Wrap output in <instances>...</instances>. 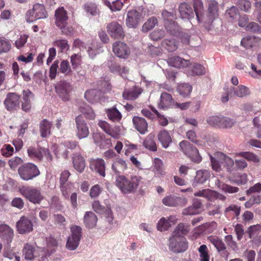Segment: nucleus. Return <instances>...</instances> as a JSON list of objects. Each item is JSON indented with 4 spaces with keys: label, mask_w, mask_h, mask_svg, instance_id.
<instances>
[{
    "label": "nucleus",
    "mask_w": 261,
    "mask_h": 261,
    "mask_svg": "<svg viewBox=\"0 0 261 261\" xmlns=\"http://www.w3.org/2000/svg\"><path fill=\"white\" fill-rule=\"evenodd\" d=\"M115 178L116 186L123 194L136 191L142 179L141 177L137 176H132L128 178L123 175H118Z\"/></svg>",
    "instance_id": "obj_1"
},
{
    "label": "nucleus",
    "mask_w": 261,
    "mask_h": 261,
    "mask_svg": "<svg viewBox=\"0 0 261 261\" xmlns=\"http://www.w3.org/2000/svg\"><path fill=\"white\" fill-rule=\"evenodd\" d=\"M206 12H204L200 22L211 23L219 16V4L215 0H208L206 2Z\"/></svg>",
    "instance_id": "obj_2"
},
{
    "label": "nucleus",
    "mask_w": 261,
    "mask_h": 261,
    "mask_svg": "<svg viewBox=\"0 0 261 261\" xmlns=\"http://www.w3.org/2000/svg\"><path fill=\"white\" fill-rule=\"evenodd\" d=\"M71 234L68 237L66 247L67 249L73 251L75 250L80 244L82 237V229L77 225L70 227Z\"/></svg>",
    "instance_id": "obj_3"
},
{
    "label": "nucleus",
    "mask_w": 261,
    "mask_h": 261,
    "mask_svg": "<svg viewBox=\"0 0 261 261\" xmlns=\"http://www.w3.org/2000/svg\"><path fill=\"white\" fill-rule=\"evenodd\" d=\"M18 173L21 178L24 180L32 179L40 174V171L35 164L27 163L23 164L18 169Z\"/></svg>",
    "instance_id": "obj_4"
},
{
    "label": "nucleus",
    "mask_w": 261,
    "mask_h": 261,
    "mask_svg": "<svg viewBox=\"0 0 261 261\" xmlns=\"http://www.w3.org/2000/svg\"><path fill=\"white\" fill-rule=\"evenodd\" d=\"M47 14L42 4L36 3L33 5V8L29 10L26 14V19L28 22L44 19L47 17Z\"/></svg>",
    "instance_id": "obj_5"
},
{
    "label": "nucleus",
    "mask_w": 261,
    "mask_h": 261,
    "mask_svg": "<svg viewBox=\"0 0 261 261\" xmlns=\"http://www.w3.org/2000/svg\"><path fill=\"white\" fill-rule=\"evenodd\" d=\"M180 150L191 160L195 163H199L201 161L198 149L191 144L188 141L183 140L179 143Z\"/></svg>",
    "instance_id": "obj_6"
},
{
    "label": "nucleus",
    "mask_w": 261,
    "mask_h": 261,
    "mask_svg": "<svg viewBox=\"0 0 261 261\" xmlns=\"http://www.w3.org/2000/svg\"><path fill=\"white\" fill-rule=\"evenodd\" d=\"M20 192L26 199L34 204L40 203L43 198L40 191L35 188L23 186L20 188Z\"/></svg>",
    "instance_id": "obj_7"
},
{
    "label": "nucleus",
    "mask_w": 261,
    "mask_h": 261,
    "mask_svg": "<svg viewBox=\"0 0 261 261\" xmlns=\"http://www.w3.org/2000/svg\"><path fill=\"white\" fill-rule=\"evenodd\" d=\"M169 243V249L174 253L185 252L188 248V242L184 237H170Z\"/></svg>",
    "instance_id": "obj_8"
},
{
    "label": "nucleus",
    "mask_w": 261,
    "mask_h": 261,
    "mask_svg": "<svg viewBox=\"0 0 261 261\" xmlns=\"http://www.w3.org/2000/svg\"><path fill=\"white\" fill-rule=\"evenodd\" d=\"M28 154L29 157L35 160L41 161L43 156L46 158L48 161L52 160V156L48 149L39 146H30L27 149Z\"/></svg>",
    "instance_id": "obj_9"
},
{
    "label": "nucleus",
    "mask_w": 261,
    "mask_h": 261,
    "mask_svg": "<svg viewBox=\"0 0 261 261\" xmlns=\"http://www.w3.org/2000/svg\"><path fill=\"white\" fill-rule=\"evenodd\" d=\"M44 250L39 249L36 250L35 248L28 243L25 244L23 249V255L27 260H32L35 257L41 256L42 260L45 257Z\"/></svg>",
    "instance_id": "obj_10"
},
{
    "label": "nucleus",
    "mask_w": 261,
    "mask_h": 261,
    "mask_svg": "<svg viewBox=\"0 0 261 261\" xmlns=\"http://www.w3.org/2000/svg\"><path fill=\"white\" fill-rule=\"evenodd\" d=\"M72 90L71 85L65 81H61L56 86V91L63 101L69 100L70 93Z\"/></svg>",
    "instance_id": "obj_11"
},
{
    "label": "nucleus",
    "mask_w": 261,
    "mask_h": 261,
    "mask_svg": "<svg viewBox=\"0 0 261 261\" xmlns=\"http://www.w3.org/2000/svg\"><path fill=\"white\" fill-rule=\"evenodd\" d=\"M77 129L76 136L82 139L87 137L89 134V128L83 116H77L75 119Z\"/></svg>",
    "instance_id": "obj_12"
},
{
    "label": "nucleus",
    "mask_w": 261,
    "mask_h": 261,
    "mask_svg": "<svg viewBox=\"0 0 261 261\" xmlns=\"http://www.w3.org/2000/svg\"><path fill=\"white\" fill-rule=\"evenodd\" d=\"M17 230L20 234L28 233L33 230L32 221L27 217L23 216L16 223Z\"/></svg>",
    "instance_id": "obj_13"
},
{
    "label": "nucleus",
    "mask_w": 261,
    "mask_h": 261,
    "mask_svg": "<svg viewBox=\"0 0 261 261\" xmlns=\"http://www.w3.org/2000/svg\"><path fill=\"white\" fill-rule=\"evenodd\" d=\"M163 203L167 206H184L187 203V200L184 197H177L169 195L162 199Z\"/></svg>",
    "instance_id": "obj_14"
},
{
    "label": "nucleus",
    "mask_w": 261,
    "mask_h": 261,
    "mask_svg": "<svg viewBox=\"0 0 261 261\" xmlns=\"http://www.w3.org/2000/svg\"><path fill=\"white\" fill-rule=\"evenodd\" d=\"M20 96L15 93H9L4 101V105L8 110H16L19 107Z\"/></svg>",
    "instance_id": "obj_15"
},
{
    "label": "nucleus",
    "mask_w": 261,
    "mask_h": 261,
    "mask_svg": "<svg viewBox=\"0 0 261 261\" xmlns=\"http://www.w3.org/2000/svg\"><path fill=\"white\" fill-rule=\"evenodd\" d=\"M108 32L114 39L122 38L124 33L122 26L117 22H112L107 25Z\"/></svg>",
    "instance_id": "obj_16"
},
{
    "label": "nucleus",
    "mask_w": 261,
    "mask_h": 261,
    "mask_svg": "<svg viewBox=\"0 0 261 261\" xmlns=\"http://www.w3.org/2000/svg\"><path fill=\"white\" fill-rule=\"evenodd\" d=\"M113 51L119 58H125L129 54V48L123 42H116L113 45Z\"/></svg>",
    "instance_id": "obj_17"
},
{
    "label": "nucleus",
    "mask_w": 261,
    "mask_h": 261,
    "mask_svg": "<svg viewBox=\"0 0 261 261\" xmlns=\"http://www.w3.org/2000/svg\"><path fill=\"white\" fill-rule=\"evenodd\" d=\"M141 14L136 10H132L127 12L126 24L129 28H136L140 21Z\"/></svg>",
    "instance_id": "obj_18"
},
{
    "label": "nucleus",
    "mask_w": 261,
    "mask_h": 261,
    "mask_svg": "<svg viewBox=\"0 0 261 261\" xmlns=\"http://www.w3.org/2000/svg\"><path fill=\"white\" fill-rule=\"evenodd\" d=\"M90 168L92 170L98 173L100 176L105 177V162L102 159H92L90 161Z\"/></svg>",
    "instance_id": "obj_19"
},
{
    "label": "nucleus",
    "mask_w": 261,
    "mask_h": 261,
    "mask_svg": "<svg viewBox=\"0 0 261 261\" xmlns=\"http://www.w3.org/2000/svg\"><path fill=\"white\" fill-rule=\"evenodd\" d=\"M228 94H230L231 96L243 98L249 95L250 92L247 87L240 85L237 87H230L228 88Z\"/></svg>",
    "instance_id": "obj_20"
},
{
    "label": "nucleus",
    "mask_w": 261,
    "mask_h": 261,
    "mask_svg": "<svg viewBox=\"0 0 261 261\" xmlns=\"http://www.w3.org/2000/svg\"><path fill=\"white\" fill-rule=\"evenodd\" d=\"M134 126L141 134L144 135L148 132V123L141 117L134 116L133 118Z\"/></svg>",
    "instance_id": "obj_21"
},
{
    "label": "nucleus",
    "mask_w": 261,
    "mask_h": 261,
    "mask_svg": "<svg viewBox=\"0 0 261 261\" xmlns=\"http://www.w3.org/2000/svg\"><path fill=\"white\" fill-rule=\"evenodd\" d=\"M167 62L169 65L175 68L187 67L190 64V60L184 59L178 56L169 58Z\"/></svg>",
    "instance_id": "obj_22"
},
{
    "label": "nucleus",
    "mask_w": 261,
    "mask_h": 261,
    "mask_svg": "<svg viewBox=\"0 0 261 261\" xmlns=\"http://www.w3.org/2000/svg\"><path fill=\"white\" fill-rule=\"evenodd\" d=\"M14 237L13 230L6 224L0 225V237L5 240L8 245L12 242Z\"/></svg>",
    "instance_id": "obj_23"
},
{
    "label": "nucleus",
    "mask_w": 261,
    "mask_h": 261,
    "mask_svg": "<svg viewBox=\"0 0 261 261\" xmlns=\"http://www.w3.org/2000/svg\"><path fill=\"white\" fill-rule=\"evenodd\" d=\"M92 207L95 212L98 214L103 213L107 215V221L111 223L113 220V217L111 210L109 208H106L104 206L100 204L98 201H94L92 203Z\"/></svg>",
    "instance_id": "obj_24"
},
{
    "label": "nucleus",
    "mask_w": 261,
    "mask_h": 261,
    "mask_svg": "<svg viewBox=\"0 0 261 261\" xmlns=\"http://www.w3.org/2000/svg\"><path fill=\"white\" fill-rule=\"evenodd\" d=\"M180 16L183 19H191L194 17V12L192 8L187 3H182L178 7Z\"/></svg>",
    "instance_id": "obj_25"
},
{
    "label": "nucleus",
    "mask_w": 261,
    "mask_h": 261,
    "mask_svg": "<svg viewBox=\"0 0 261 261\" xmlns=\"http://www.w3.org/2000/svg\"><path fill=\"white\" fill-rule=\"evenodd\" d=\"M22 101L21 103V109L23 111L28 112L31 109V99L34 97V94L29 89L23 90Z\"/></svg>",
    "instance_id": "obj_26"
},
{
    "label": "nucleus",
    "mask_w": 261,
    "mask_h": 261,
    "mask_svg": "<svg viewBox=\"0 0 261 261\" xmlns=\"http://www.w3.org/2000/svg\"><path fill=\"white\" fill-rule=\"evenodd\" d=\"M56 24L57 27H63L66 24L68 18L67 11L63 7H60L55 12Z\"/></svg>",
    "instance_id": "obj_27"
},
{
    "label": "nucleus",
    "mask_w": 261,
    "mask_h": 261,
    "mask_svg": "<svg viewBox=\"0 0 261 261\" xmlns=\"http://www.w3.org/2000/svg\"><path fill=\"white\" fill-rule=\"evenodd\" d=\"M164 26L167 32L171 35L177 36L181 32L180 27L173 20L164 22Z\"/></svg>",
    "instance_id": "obj_28"
},
{
    "label": "nucleus",
    "mask_w": 261,
    "mask_h": 261,
    "mask_svg": "<svg viewBox=\"0 0 261 261\" xmlns=\"http://www.w3.org/2000/svg\"><path fill=\"white\" fill-rule=\"evenodd\" d=\"M158 139L162 146L165 148H168L169 144L172 142V139L169 132L165 129L160 131L158 135Z\"/></svg>",
    "instance_id": "obj_29"
},
{
    "label": "nucleus",
    "mask_w": 261,
    "mask_h": 261,
    "mask_svg": "<svg viewBox=\"0 0 261 261\" xmlns=\"http://www.w3.org/2000/svg\"><path fill=\"white\" fill-rule=\"evenodd\" d=\"M217 156L221 161L222 166L225 168L228 171H230L234 164L233 160L222 152H217Z\"/></svg>",
    "instance_id": "obj_30"
},
{
    "label": "nucleus",
    "mask_w": 261,
    "mask_h": 261,
    "mask_svg": "<svg viewBox=\"0 0 261 261\" xmlns=\"http://www.w3.org/2000/svg\"><path fill=\"white\" fill-rule=\"evenodd\" d=\"M127 168L126 162L121 158H117L112 165V169L117 174L122 173Z\"/></svg>",
    "instance_id": "obj_31"
},
{
    "label": "nucleus",
    "mask_w": 261,
    "mask_h": 261,
    "mask_svg": "<svg viewBox=\"0 0 261 261\" xmlns=\"http://www.w3.org/2000/svg\"><path fill=\"white\" fill-rule=\"evenodd\" d=\"M173 99L171 95L166 92L162 93L160 96V101L159 103V107L163 109H168L172 106Z\"/></svg>",
    "instance_id": "obj_32"
},
{
    "label": "nucleus",
    "mask_w": 261,
    "mask_h": 261,
    "mask_svg": "<svg viewBox=\"0 0 261 261\" xmlns=\"http://www.w3.org/2000/svg\"><path fill=\"white\" fill-rule=\"evenodd\" d=\"M97 221L96 216L92 212H87L84 217V222L88 228H93L96 226Z\"/></svg>",
    "instance_id": "obj_33"
},
{
    "label": "nucleus",
    "mask_w": 261,
    "mask_h": 261,
    "mask_svg": "<svg viewBox=\"0 0 261 261\" xmlns=\"http://www.w3.org/2000/svg\"><path fill=\"white\" fill-rule=\"evenodd\" d=\"M211 174L207 170H199L196 172L194 184H203L210 177Z\"/></svg>",
    "instance_id": "obj_34"
},
{
    "label": "nucleus",
    "mask_w": 261,
    "mask_h": 261,
    "mask_svg": "<svg viewBox=\"0 0 261 261\" xmlns=\"http://www.w3.org/2000/svg\"><path fill=\"white\" fill-rule=\"evenodd\" d=\"M108 65L111 72L118 73L123 77L125 76L126 73L128 71L126 67H123L122 68H121L116 62H113L112 61H109L108 62Z\"/></svg>",
    "instance_id": "obj_35"
},
{
    "label": "nucleus",
    "mask_w": 261,
    "mask_h": 261,
    "mask_svg": "<svg viewBox=\"0 0 261 261\" xmlns=\"http://www.w3.org/2000/svg\"><path fill=\"white\" fill-rule=\"evenodd\" d=\"M162 46L168 51L173 52L178 48V44L174 39H166L162 41Z\"/></svg>",
    "instance_id": "obj_36"
},
{
    "label": "nucleus",
    "mask_w": 261,
    "mask_h": 261,
    "mask_svg": "<svg viewBox=\"0 0 261 261\" xmlns=\"http://www.w3.org/2000/svg\"><path fill=\"white\" fill-rule=\"evenodd\" d=\"M72 161L74 168L80 172H83L85 167L83 158L79 153H74L72 157Z\"/></svg>",
    "instance_id": "obj_37"
},
{
    "label": "nucleus",
    "mask_w": 261,
    "mask_h": 261,
    "mask_svg": "<svg viewBox=\"0 0 261 261\" xmlns=\"http://www.w3.org/2000/svg\"><path fill=\"white\" fill-rule=\"evenodd\" d=\"M140 88H136L132 90H125L124 91L122 96L124 99L128 100H133L137 99L142 93Z\"/></svg>",
    "instance_id": "obj_38"
},
{
    "label": "nucleus",
    "mask_w": 261,
    "mask_h": 261,
    "mask_svg": "<svg viewBox=\"0 0 261 261\" xmlns=\"http://www.w3.org/2000/svg\"><path fill=\"white\" fill-rule=\"evenodd\" d=\"M100 91L96 89L88 90L85 93V98L91 103L98 101L100 99Z\"/></svg>",
    "instance_id": "obj_39"
},
{
    "label": "nucleus",
    "mask_w": 261,
    "mask_h": 261,
    "mask_svg": "<svg viewBox=\"0 0 261 261\" xmlns=\"http://www.w3.org/2000/svg\"><path fill=\"white\" fill-rule=\"evenodd\" d=\"M154 135L150 134L147 136L143 142V146L147 149L152 151H155L157 150L156 143L154 141Z\"/></svg>",
    "instance_id": "obj_40"
},
{
    "label": "nucleus",
    "mask_w": 261,
    "mask_h": 261,
    "mask_svg": "<svg viewBox=\"0 0 261 261\" xmlns=\"http://www.w3.org/2000/svg\"><path fill=\"white\" fill-rule=\"evenodd\" d=\"M51 126V123L46 119H44L40 122V131L41 137L45 138L50 134Z\"/></svg>",
    "instance_id": "obj_41"
},
{
    "label": "nucleus",
    "mask_w": 261,
    "mask_h": 261,
    "mask_svg": "<svg viewBox=\"0 0 261 261\" xmlns=\"http://www.w3.org/2000/svg\"><path fill=\"white\" fill-rule=\"evenodd\" d=\"M158 20L154 16H152L148 18L147 20L143 24L141 31L144 33H147L153 28L155 25H158Z\"/></svg>",
    "instance_id": "obj_42"
},
{
    "label": "nucleus",
    "mask_w": 261,
    "mask_h": 261,
    "mask_svg": "<svg viewBox=\"0 0 261 261\" xmlns=\"http://www.w3.org/2000/svg\"><path fill=\"white\" fill-rule=\"evenodd\" d=\"M216 185L222 191L225 193H234L239 191V188L236 187H232L221 182L220 180L216 181Z\"/></svg>",
    "instance_id": "obj_43"
},
{
    "label": "nucleus",
    "mask_w": 261,
    "mask_h": 261,
    "mask_svg": "<svg viewBox=\"0 0 261 261\" xmlns=\"http://www.w3.org/2000/svg\"><path fill=\"white\" fill-rule=\"evenodd\" d=\"M106 114L109 118L113 122H118L122 118L121 114L115 107L107 110Z\"/></svg>",
    "instance_id": "obj_44"
},
{
    "label": "nucleus",
    "mask_w": 261,
    "mask_h": 261,
    "mask_svg": "<svg viewBox=\"0 0 261 261\" xmlns=\"http://www.w3.org/2000/svg\"><path fill=\"white\" fill-rule=\"evenodd\" d=\"M194 14H196L197 20L200 22L203 13V6L201 0H193Z\"/></svg>",
    "instance_id": "obj_45"
},
{
    "label": "nucleus",
    "mask_w": 261,
    "mask_h": 261,
    "mask_svg": "<svg viewBox=\"0 0 261 261\" xmlns=\"http://www.w3.org/2000/svg\"><path fill=\"white\" fill-rule=\"evenodd\" d=\"M189 231V227L183 223H179L175 229L172 233V237H183L182 236L188 233Z\"/></svg>",
    "instance_id": "obj_46"
},
{
    "label": "nucleus",
    "mask_w": 261,
    "mask_h": 261,
    "mask_svg": "<svg viewBox=\"0 0 261 261\" xmlns=\"http://www.w3.org/2000/svg\"><path fill=\"white\" fill-rule=\"evenodd\" d=\"M208 240L217 248L218 252H220L221 251H224L226 249V246L224 243L217 237L211 236L209 237Z\"/></svg>",
    "instance_id": "obj_47"
},
{
    "label": "nucleus",
    "mask_w": 261,
    "mask_h": 261,
    "mask_svg": "<svg viewBox=\"0 0 261 261\" xmlns=\"http://www.w3.org/2000/svg\"><path fill=\"white\" fill-rule=\"evenodd\" d=\"M192 90V86L187 83L181 84L177 87V91L178 93L184 97H186L190 95Z\"/></svg>",
    "instance_id": "obj_48"
},
{
    "label": "nucleus",
    "mask_w": 261,
    "mask_h": 261,
    "mask_svg": "<svg viewBox=\"0 0 261 261\" xmlns=\"http://www.w3.org/2000/svg\"><path fill=\"white\" fill-rule=\"evenodd\" d=\"M58 246L57 241L53 238H49L47 240V253L44 255L46 257L47 256H50L56 251L55 248Z\"/></svg>",
    "instance_id": "obj_49"
},
{
    "label": "nucleus",
    "mask_w": 261,
    "mask_h": 261,
    "mask_svg": "<svg viewBox=\"0 0 261 261\" xmlns=\"http://www.w3.org/2000/svg\"><path fill=\"white\" fill-rule=\"evenodd\" d=\"M210 156L212 169L217 172L221 171L222 164L220 160L218 158L217 152L215 153L214 156L210 155Z\"/></svg>",
    "instance_id": "obj_50"
},
{
    "label": "nucleus",
    "mask_w": 261,
    "mask_h": 261,
    "mask_svg": "<svg viewBox=\"0 0 261 261\" xmlns=\"http://www.w3.org/2000/svg\"><path fill=\"white\" fill-rule=\"evenodd\" d=\"M237 155L242 156L248 161L254 163H258L260 161L257 155L251 152H240L237 153Z\"/></svg>",
    "instance_id": "obj_51"
},
{
    "label": "nucleus",
    "mask_w": 261,
    "mask_h": 261,
    "mask_svg": "<svg viewBox=\"0 0 261 261\" xmlns=\"http://www.w3.org/2000/svg\"><path fill=\"white\" fill-rule=\"evenodd\" d=\"M166 32L163 29H156L152 31L149 35V38L153 41H159L165 36Z\"/></svg>",
    "instance_id": "obj_52"
},
{
    "label": "nucleus",
    "mask_w": 261,
    "mask_h": 261,
    "mask_svg": "<svg viewBox=\"0 0 261 261\" xmlns=\"http://www.w3.org/2000/svg\"><path fill=\"white\" fill-rule=\"evenodd\" d=\"M84 8L87 13H89L92 16H96L98 14L97 6L94 3H87L84 5Z\"/></svg>",
    "instance_id": "obj_53"
},
{
    "label": "nucleus",
    "mask_w": 261,
    "mask_h": 261,
    "mask_svg": "<svg viewBox=\"0 0 261 261\" xmlns=\"http://www.w3.org/2000/svg\"><path fill=\"white\" fill-rule=\"evenodd\" d=\"M171 224L167 219L164 217L162 218L157 224V229L160 231L167 230L171 226Z\"/></svg>",
    "instance_id": "obj_54"
},
{
    "label": "nucleus",
    "mask_w": 261,
    "mask_h": 261,
    "mask_svg": "<svg viewBox=\"0 0 261 261\" xmlns=\"http://www.w3.org/2000/svg\"><path fill=\"white\" fill-rule=\"evenodd\" d=\"M241 43L245 48L252 47L255 44V38L251 36L245 37L242 39Z\"/></svg>",
    "instance_id": "obj_55"
},
{
    "label": "nucleus",
    "mask_w": 261,
    "mask_h": 261,
    "mask_svg": "<svg viewBox=\"0 0 261 261\" xmlns=\"http://www.w3.org/2000/svg\"><path fill=\"white\" fill-rule=\"evenodd\" d=\"M225 14L227 17L230 19V20L237 19L240 15L239 10L235 6H232L229 9H228L226 11Z\"/></svg>",
    "instance_id": "obj_56"
},
{
    "label": "nucleus",
    "mask_w": 261,
    "mask_h": 261,
    "mask_svg": "<svg viewBox=\"0 0 261 261\" xmlns=\"http://www.w3.org/2000/svg\"><path fill=\"white\" fill-rule=\"evenodd\" d=\"M200 253V261H210V256L207 252V248L205 245H202L198 249Z\"/></svg>",
    "instance_id": "obj_57"
},
{
    "label": "nucleus",
    "mask_w": 261,
    "mask_h": 261,
    "mask_svg": "<svg viewBox=\"0 0 261 261\" xmlns=\"http://www.w3.org/2000/svg\"><path fill=\"white\" fill-rule=\"evenodd\" d=\"M53 44L54 46L59 47L62 52H64L68 50L69 48L67 41L64 39L56 40L54 42Z\"/></svg>",
    "instance_id": "obj_58"
},
{
    "label": "nucleus",
    "mask_w": 261,
    "mask_h": 261,
    "mask_svg": "<svg viewBox=\"0 0 261 261\" xmlns=\"http://www.w3.org/2000/svg\"><path fill=\"white\" fill-rule=\"evenodd\" d=\"M235 121L231 118L222 116L220 127L224 128H231L234 124Z\"/></svg>",
    "instance_id": "obj_59"
},
{
    "label": "nucleus",
    "mask_w": 261,
    "mask_h": 261,
    "mask_svg": "<svg viewBox=\"0 0 261 261\" xmlns=\"http://www.w3.org/2000/svg\"><path fill=\"white\" fill-rule=\"evenodd\" d=\"M261 230V226L259 224L253 225L249 226L246 231L250 239L253 238L256 236Z\"/></svg>",
    "instance_id": "obj_60"
},
{
    "label": "nucleus",
    "mask_w": 261,
    "mask_h": 261,
    "mask_svg": "<svg viewBox=\"0 0 261 261\" xmlns=\"http://www.w3.org/2000/svg\"><path fill=\"white\" fill-rule=\"evenodd\" d=\"M81 111L86 118L89 119L93 120L95 117L93 110L89 106L81 108Z\"/></svg>",
    "instance_id": "obj_61"
},
{
    "label": "nucleus",
    "mask_w": 261,
    "mask_h": 261,
    "mask_svg": "<svg viewBox=\"0 0 261 261\" xmlns=\"http://www.w3.org/2000/svg\"><path fill=\"white\" fill-rule=\"evenodd\" d=\"M237 6L242 11L248 12L251 9V5L248 0H239L237 3Z\"/></svg>",
    "instance_id": "obj_62"
},
{
    "label": "nucleus",
    "mask_w": 261,
    "mask_h": 261,
    "mask_svg": "<svg viewBox=\"0 0 261 261\" xmlns=\"http://www.w3.org/2000/svg\"><path fill=\"white\" fill-rule=\"evenodd\" d=\"M59 71L62 73L68 74L71 72L69 63L67 60H63L60 63Z\"/></svg>",
    "instance_id": "obj_63"
},
{
    "label": "nucleus",
    "mask_w": 261,
    "mask_h": 261,
    "mask_svg": "<svg viewBox=\"0 0 261 261\" xmlns=\"http://www.w3.org/2000/svg\"><path fill=\"white\" fill-rule=\"evenodd\" d=\"M11 47V43L6 39L0 38V54L7 53Z\"/></svg>",
    "instance_id": "obj_64"
}]
</instances>
